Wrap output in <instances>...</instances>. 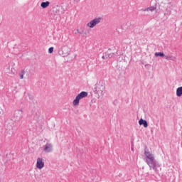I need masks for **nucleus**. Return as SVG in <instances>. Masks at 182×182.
Returning <instances> with one entry per match:
<instances>
[{
    "instance_id": "12",
    "label": "nucleus",
    "mask_w": 182,
    "mask_h": 182,
    "mask_svg": "<svg viewBox=\"0 0 182 182\" xmlns=\"http://www.w3.org/2000/svg\"><path fill=\"white\" fill-rule=\"evenodd\" d=\"M176 96H178V97L182 96V87H179L176 89Z\"/></svg>"
},
{
    "instance_id": "5",
    "label": "nucleus",
    "mask_w": 182,
    "mask_h": 182,
    "mask_svg": "<svg viewBox=\"0 0 182 182\" xmlns=\"http://www.w3.org/2000/svg\"><path fill=\"white\" fill-rule=\"evenodd\" d=\"M102 22V17H97L94 19L90 21L87 24V28H90V29H93V28H95L97 25H99Z\"/></svg>"
},
{
    "instance_id": "16",
    "label": "nucleus",
    "mask_w": 182,
    "mask_h": 182,
    "mask_svg": "<svg viewBox=\"0 0 182 182\" xmlns=\"http://www.w3.org/2000/svg\"><path fill=\"white\" fill-rule=\"evenodd\" d=\"M48 53H53V47H50L48 48Z\"/></svg>"
},
{
    "instance_id": "18",
    "label": "nucleus",
    "mask_w": 182,
    "mask_h": 182,
    "mask_svg": "<svg viewBox=\"0 0 182 182\" xmlns=\"http://www.w3.org/2000/svg\"><path fill=\"white\" fill-rule=\"evenodd\" d=\"M75 2H80V0H75Z\"/></svg>"
},
{
    "instance_id": "1",
    "label": "nucleus",
    "mask_w": 182,
    "mask_h": 182,
    "mask_svg": "<svg viewBox=\"0 0 182 182\" xmlns=\"http://www.w3.org/2000/svg\"><path fill=\"white\" fill-rule=\"evenodd\" d=\"M144 160L145 163L149 166L150 170H154L155 173H159V168L161 170V166L157 161H156V158L154 157V154L153 151H150L149 149H144Z\"/></svg>"
},
{
    "instance_id": "15",
    "label": "nucleus",
    "mask_w": 182,
    "mask_h": 182,
    "mask_svg": "<svg viewBox=\"0 0 182 182\" xmlns=\"http://www.w3.org/2000/svg\"><path fill=\"white\" fill-rule=\"evenodd\" d=\"M23 75H25V70H22L19 74L20 79H23Z\"/></svg>"
},
{
    "instance_id": "4",
    "label": "nucleus",
    "mask_w": 182,
    "mask_h": 182,
    "mask_svg": "<svg viewBox=\"0 0 182 182\" xmlns=\"http://www.w3.org/2000/svg\"><path fill=\"white\" fill-rule=\"evenodd\" d=\"M70 52H72V50L68 46H62L58 50L59 55L63 58L69 56V55H70Z\"/></svg>"
},
{
    "instance_id": "7",
    "label": "nucleus",
    "mask_w": 182,
    "mask_h": 182,
    "mask_svg": "<svg viewBox=\"0 0 182 182\" xmlns=\"http://www.w3.org/2000/svg\"><path fill=\"white\" fill-rule=\"evenodd\" d=\"M44 153H52L53 151V144L51 143H47L43 146Z\"/></svg>"
},
{
    "instance_id": "10",
    "label": "nucleus",
    "mask_w": 182,
    "mask_h": 182,
    "mask_svg": "<svg viewBox=\"0 0 182 182\" xmlns=\"http://www.w3.org/2000/svg\"><path fill=\"white\" fill-rule=\"evenodd\" d=\"M49 5H50V2H49V1L41 2V8H43V9L48 8V6H49Z\"/></svg>"
},
{
    "instance_id": "14",
    "label": "nucleus",
    "mask_w": 182,
    "mask_h": 182,
    "mask_svg": "<svg viewBox=\"0 0 182 182\" xmlns=\"http://www.w3.org/2000/svg\"><path fill=\"white\" fill-rule=\"evenodd\" d=\"M155 56H160L161 58H163V56H164V53L161 52H156L155 53Z\"/></svg>"
},
{
    "instance_id": "13",
    "label": "nucleus",
    "mask_w": 182,
    "mask_h": 182,
    "mask_svg": "<svg viewBox=\"0 0 182 182\" xmlns=\"http://www.w3.org/2000/svg\"><path fill=\"white\" fill-rule=\"evenodd\" d=\"M168 6H170V4H165V8H166V12L165 14H166L167 15H170L171 14V11L170 9L168 8Z\"/></svg>"
},
{
    "instance_id": "9",
    "label": "nucleus",
    "mask_w": 182,
    "mask_h": 182,
    "mask_svg": "<svg viewBox=\"0 0 182 182\" xmlns=\"http://www.w3.org/2000/svg\"><path fill=\"white\" fill-rule=\"evenodd\" d=\"M165 59H166V60H172V62H176V60H177V58H176V57L171 55H166Z\"/></svg>"
},
{
    "instance_id": "11",
    "label": "nucleus",
    "mask_w": 182,
    "mask_h": 182,
    "mask_svg": "<svg viewBox=\"0 0 182 182\" xmlns=\"http://www.w3.org/2000/svg\"><path fill=\"white\" fill-rule=\"evenodd\" d=\"M142 11H143L144 12H146V11L149 12V11H150L151 12H154V11H156V7H154V6H150V7H148V8H146V9H142Z\"/></svg>"
},
{
    "instance_id": "8",
    "label": "nucleus",
    "mask_w": 182,
    "mask_h": 182,
    "mask_svg": "<svg viewBox=\"0 0 182 182\" xmlns=\"http://www.w3.org/2000/svg\"><path fill=\"white\" fill-rule=\"evenodd\" d=\"M139 126H144V127L146 129L149 127V124H147V121L140 119L138 122Z\"/></svg>"
},
{
    "instance_id": "2",
    "label": "nucleus",
    "mask_w": 182,
    "mask_h": 182,
    "mask_svg": "<svg viewBox=\"0 0 182 182\" xmlns=\"http://www.w3.org/2000/svg\"><path fill=\"white\" fill-rule=\"evenodd\" d=\"M105 90L106 87L105 86V82L103 81H100L95 84L94 92L95 95H97L98 99H100V97H103V96H105Z\"/></svg>"
},
{
    "instance_id": "6",
    "label": "nucleus",
    "mask_w": 182,
    "mask_h": 182,
    "mask_svg": "<svg viewBox=\"0 0 182 182\" xmlns=\"http://www.w3.org/2000/svg\"><path fill=\"white\" fill-rule=\"evenodd\" d=\"M36 167L38 170H42L45 167V160L41 157L37 158Z\"/></svg>"
},
{
    "instance_id": "17",
    "label": "nucleus",
    "mask_w": 182,
    "mask_h": 182,
    "mask_svg": "<svg viewBox=\"0 0 182 182\" xmlns=\"http://www.w3.org/2000/svg\"><path fill=\"white\" fill-rule=\"evenodd\" d=\"M79 33V30L77 29V30H76V32H75V33Z\"/></svg>"
},
{
    "instance_id": "3",
    "label": "nucleus",
    "mask_w": 182,
    "mask_h": 182,
    "mask_svg": "<svg viewBox=\"0 0 182 182\" xmlns=\"http://www.w3.org/2000/svg\"><path fill=\"white\" fill-rule=\"evenodd\" d=\"M85 97H87V92L82 91L79 93L73 101V106H79L80 100H82V99H85Z\"/></svg>"
},
{
    "instance_id": "19",
    "label": "nucleus",
    "mask_w": 182,
    "mask_h": 182,
    "mask_svg": "<svg viewBox=\"0 0 182 182\" xmlns=\"http://www.w3.org/2000/svg\"><path fill=\"white\" fill-rule=\"evenodd\" d=\"M102 59H105V57H104V56H102Z\"/></svg>"
}]
</instances>
